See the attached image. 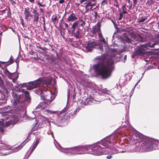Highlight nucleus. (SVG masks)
<instances>
[{
	"label": "nucleus",
	"mask_w": 159,
	"mask_h": 159,
	"mask_svg": "<svg viewBox=\"0 0 159 159\" xmlns=\"http://www.w3.org/2000/svg\"><path fill=\"white\" fill-rule=\"evenodd\" d=\"M94 60L99 61L93 65L96 73L104 79L111 76L115 68V60L111 57H107L105 54L96 57Z\"/></svg>",
	"instance_id": "f257e3e1"
},
{
	"label": "nucleus",
	"mask_w": 159,
	"mask_h": 159,
	"mask_svg": "<svg viewBox=\"0 0 159 159\" xmlns=\"http://www.w3.org/2000/svg\"><path fill=\"white\" fill-rule=\"evenodd\" d=\"M137 137L138 141L141 143L140 146L141 149L147 152L154 150V139L146 137L141 134L138 135Z\"/></svg>",
	"instance_id": "f03ea898"
},
{
	"label": "nucleus",
	"mask_w": 159,
	"mask_h": 159,
	"mask_svg": "<svg viewBox=\"0 0 159 159\" xmlns=\"http://www.w3.org/2000/svg\"><path fill=\"white\" fill-rule=\"evenodd\" d=\"M12 96V103L15 107L19 110H24L25 103L22 93L19 90L13 93Z\"/></svg>",
	"instance_id": "7ed1b4c3"
},
{
	"label": "nucleus",
	"mask_w": 159,
	"mask_h": 159,
	"mask_svg": "<svg viewBox=\"0 0 159 159\" xmlns=\"http://www.w3.org/2000/svg\"><path fill=\"white\" fill-rule=\"evenodd\" d=\"M159 43L158 40H156L153 43L149 42L147 44L141 45L140 46L135 52L132 55V58H134L137 56H143L146 53L145 51L147 49V48L148 47L151 48L153 47L154 46L157 44Z\"/></svg>",
	"instance_id": "20e7f679"
},
{
	"label": "nucleus",
	"mask_w": 159,
	"mask_h": 159,
	"mask_svg": "<svg viewBox=\"0 0 159 159\" xmlns=\"http://www.w3.org/2000/svg\"><path fill=\"white\" fill-rule=\"evenodd\" d=\"M90 149L89 145H79L75 146L70 149V151L73 154H82L85 153V152Z\"/></svg>",
	"instance_id": "39448f33"
},
{
	"label": "nucleus",
	"mask_w": 159,
	"mask_h": 159,
	"mask_svg": "<svg viewBox=\"0 0 159 159\" xmlns=\"http://www.w3.org/2000/svg\"><path fill=\"white\" fill-rule=\"evenodd\" d=\"M117 136L115 134H112L110 136L103 139L101 141L98 142L100 143V145L104 147L108 148L111 144V142L113 141L114 140L117 139Z\"/></svg>",
	"instance_id": "423d86ee"
},
{
	"label": "nucleus",
	"mask_w": 159,
	"mask_h": 159,
	"mask_svg": "<svg viewBox=\"0 0 159 159\" xmlns=\"http://www.w3.org/2000/svg\"><path fill=\"white\" fill-rule=\"evenodd\" d=\"M42 79V78H40L35 81L28 83H24L20 84V85H21V87H26L27 89L28 90H31L39 87L41 83Z\"/></svg>",
	"instance_id": "0eeeda50"
},
{
	"label": "nucleus",
	"mask_w": 159,
	"mask_h": 159,
	"mask_svg": "<svg viewBox=\"0 0 159 159\" xmlns=\"http://www.w3.org/2000/svg\"><path fill=\"white\" fill-rule=\"evenodd\" d=\"M90 149L92 151L91 154L95 155H101L103 154L102 149L104 147H102L98 142L92 145H89Z\"/></svg>",
	"instance_id": "6e6552de"
},
{
	"label": "nucleus",
	"mask_w": 159,
	"mask_h": 159,
	"mask_svg": "<svg viewBox=\"0 0 159 159\" xmlns=\"http://www.w3.org/2000/svg\"><path fill=\"white\" fill-rule=\"evenodd\" d=\"M77 109H76L73 111L71 112L70 111H69L68 112L65 113L64 109L62 110L59 113H57V115L59 118H61L62 120H67L73 115L76 114Z\"/></svg>",
	"instance_id": "1a4fd4ad"
},
{
	"label": "nucleus",
	"mask_w": 159,
	"mask_h": 159,
	"mask_svg": "<svg viewBox=\"0 0 159 159\" xmlns=\"http://www.w3.org/2000/svg\"><path fill=\"white\" fill-rule=\"evenodd\" d=\"M87 96H84L83 98L82 102L85 105H91L92 103L94 102L95 101L93 98V95H90L88 96L87 94Z\"/></svg>",
	"instance_id": "9d476101"
},
{
	"label": "nucleus",
	"mask_w": 159,
	"mask_h": 159,
	"mask_svg": "<svg viewBox=\"0 0 159 159\" xmlns=\"http://www.w3.org/2000/svg\"><path fill=\"white\" fill-rule=\"evenodd\" d=\"M97 45L98 43L95 41V39L89 40L86 47V50L89 52H91L93 50V48Z\"/></svg>",
	"instance_id": "9b49d317"
},
{
	"label": "nucleus",
	"mask_w": 159,
	"mask_h": 159,
	"mask_svg": "<svg viewBox=\"0 0 159 159\" xmlns=\"http://www.w3.org/2000/svg\"><path fill=\"white\" fill-rule=\"evenodd\" d=\"M46 92L45 90L41 91L40 96L42 100H44L48 102L49 103H50L52 100H51V96L50 94H49L46 95Z\"/></svg>",
	"instance_id": "f8f14e48"
},
{
	"label": "nucleus",
	"mask_w": 159,
	"mask_h": 159,
	"mask_svg": "<svg viewBox=\"0 0 159 159\" xmlns=\"http://www.w3.org/2000/svg\"><path fill=\"white\" fill-rule=\"evenodd\" d=\"M32 13L33 14V20H32V22L34 25H37L38 23L39 20V17L40 16L39 13L37 10L34 9Z\"/></svg>",
	"instance_id": "ddd939ff"
},
{
	"label": "nucleus",
	"mask_w": 159,
	"mask_h": 159,
	"mask_svg": "<svg viewBox=\"0 0 159 159\" xmlns=\"http://www.w3.org/2000/svg\"><path fill=\"white\" fill-rule=\"evenodd\" d=\"M32 11L31 9L29 7H26L25 8V10L24 11L25 19L27 21H30V19H29L30 15Z\"/></svg>",
	"instance_id": "4468645a"
},
{
	"label": "nucleus",
	"mask_w": 159,
	"mask_h": 159,
	"mask_svg": "<svg viewBox=\"0 0 159 159\" xmlns=\"http://www.w3.org/2000/svg\"><path fill=\"white\" fill-rule=\"evenodd\" d=\"M19 91L23 93V95L24 94L25 96V98H24L25 100V102L26 101H28L30 100V94L29 92L27 91H25L24 89H19Z\"/></svg>",
	"instance_id": "2eb2a0df"
},
{
	"label": "nucleus",
	"mask_w": 159,
	"mask_h": 159,
	"mask_svg": "<svg viewBox=\"0 0 159 159\" xmlns=\"http://www.w3.org/2000/svg\"><path fill=\"white\" fill-rule=\"evenodd\" d=\"M77 19L78 18L77 17L76 15L72 12L68 17L67 21L68 22L70 21L74 22L77 20Z\"/></svg>",
	"instance_id": "dca6fc26"
},
{
	"label": "nucleus",
	"mask_w": 159,
	"mask_h": 159,
	"mask_svg": "<svg viewBox=\"0 0 159 159\" xmlns=\"http://www.w3.org/2000/svg\"><path fill=\"white\" fill-rule=\"evenodd\" d=\"M81 30L79 28H77L76 30L72 33V34L76 38L80 39L81 38L80 34L81 31Z\"/></svg>",
	"instance_id": "f3484780"
},
{
	"label": "nucleus",
	"mask_w": 159,
	"mask_h": 159,
	"mask_svg": "<svg viewBox=\"0 0 159 159\" xmlns=\"http://www.w3.org/2000/svg\"><path fill=\"white\" fill-rule=\"evenodd\" d=\"M49 104L48 102L44 100L43 101L40 102L37 107L38 108L43 109L48 107Z\"/></svg>",
	"instance_id": "a211bd4d"
},
{
	"label": "nucleus",
	"mask_w": 159,
	"mask_h": 159,
	"mask_svg": "<svg viewBox=\"0 0 159 159\" xmlns=\"http://www.w3.org/2000/svg\"><path fill=\"white\" fill-rule=\"evenodd\" d=\"M63 18H62L60 20L59 23V26L61 28L65 30L68 27V25L67 23L63 21Z\"/></svg>",
	"instance_id": "6ab92c4d"
},
{
	"label": "nucleus",
	"mask_w": 159,
	"mask_h": 159,
	"mask_svg": "<svg viewBox=\"0 0 159 159\" xmlns=\"http://www.w3.org/2000/svg\"><path fill=\"white\" fill-rule=\"evenodd\" d=\"M101 25L99 22H98L94 28H93V30H94L96 33H98L101 31L100 27Z\"/></svg>",
	"instance_id": "aec40b11"
},
{
	"label": "nucleus",
	"mask_w": 159,
	"mask_h": 159,
	"mask_svg": "<svg viewBox=\"0 0 159 159\" xmlns=\"http://www.w3.org/2000/svg\"><path fill=\"white\" fill-rule=\"evenodd\" d=\"M42 78V79L41 83H42L43 84L46 85V86H48L51 83V80L47 79L44 80L43 78Z\"/></svg>",
	"instance_id": "412c9836"
},
{
	"label": "nucleus",
	"mask_w": 159,
	"mask_h": 159,
	"mask_svg": "<svg viewBox=\"0 0 159 159\" xmlns=\"http://www.w3.org/2000/svg\"><path fill=\"white\" fill-rule=\"evenodd\" d=\"M78 22L76 21L74 22L72 25V26L70 28L71 31V33L76 30V28H78Z\"/></svg>",
	"instance_id": "4be33fe9"
},
{
	"label": "nucleus",
	"mask_w": 159,
	"mask_h": 159,
	"mask_svg": "<svg viewBox=\"0 0 159 159\" xmlns=\"http://www.w3.org/2000/svg\"><path fill=\"white\" fill-rule=\"evenodd\" d=\"M8 62H10V63L8 64H7L6 65V66H8L10 65L13 63L14 62L13 61V57L11 56L10 57L9 61L6 62L4 61H0V63L2 64H4L5 63H7Z\"/></svg>",
	"instance_id": "5701e85b"
},
{
	"label": "nucleus",
	"mask_w": 159,
	"mask_h": 159,
	"mask_svg": "<svg viewBox=\"0 0 159 159\" xmlns=\"http://www.w3.org/2000/svg\"><path fill=\"white\" fill-rule=\"evenodd\" d=\"M154 150L159 149V140L154 139Z\"/></svg>",
	"instance_id": "b1692460"
},
{
	"label": "nucleus",
	"mask_w": 159,
	"mask_h": 159,
	"mask_svg": "<svg viewBox=\"0 0 159 159\" xmlns=\"http://www.w3.org/2000/svg\"><path fill=\"white\" fill-rule=\"evenodd\" d=\"M15 124L13 120H10L6 122L5 126L6 127H8L10 126L11 125H13Z\"/></svg>",
	"instance_id": "393cba45"
},
{
	"label": "nucleus",
	"mask_w": 159,
	"mask_h": 159,
	"mask_svg": "<svg viewBox=\"0 0 159 159\" xmlns=\"http://www.w3.org/2000/svg\"><path fill=\"white\" fill-rule=\"evenodd\" d=\"M50 37V35H47V36L45 37L43 39V41L45 43L44 44L46 45L47 44V43L48 42V40Z\"/></svg>",
	"instance_id": "a878e982"
},
{
	"label": "nucleus",
	"mask_w": 159,
	"mask_h": 159,
	"mask_svg": "<svg viewBox=\"0 0 159 159\" xmlns=\"http://www.w3.org/2000/svg\"><path fill=\"white\" fill-rule=\"evenodd\" d=\"M6 150L4 148H1L0 149V155H7L6 153L5 152Z\"/></svg>",
	"instance_id": "bb28decb"
},
{
	"label": "nucleus",
	"mask_w": 159,
	"mask_h": 159,
	"mask_svg": "<svg viewBox=\"0 0 159 159\" xmlns=\"http://www.w3.org/2000/svg\"><path fill=\"white\" fill-rule=\"evenodd\" d=\"M123 40L125 41L127 43H130L132 41L131 39L127 36H125Z\"/></svg>",
	"instance_id": "cd10ccee"
},
{
	"label": "nucleus",
	"mask_w": 159,
	"mask_h": 159,
	"mask_svg": "<svg viewBox=\"0 0 159 159\" xmlns=\"http://www.w3.org/2000/svg\"><path fill=\"white\" fill-rule=\"evenodd\" d=\"M52 22L54 23H55V21H58V19H57V16L56 15L53 16H52Z\"/></svg>",
	"instance_id": "c85d7f7f"
},
{
	"label": "nucleus",
	"mask_w": 159,
	"mask_h": 159,
	"mask_svg": "<svg viewBox=\"0 0 159 159\" xmlns=\"http://www.w3.org/2000/svg\"><path fill=\"white\" fill-rule=\"evenodd\" d=\"M20 23L21 24L23 27H25V25L24 23V20L22 18V16H20Z\"/></svg>",
	"instance_id": "c756f323"
},
{
	"label": "nucleus",
	"mask_w": 159,
	"mask_h": 159,
	"mask_svg": "<svg viewBox=\"0 0 159 159\" xmlns=\"http://www.w3.org/2000/svg\"><path fill=\"white\" fill-rule=\"evenodd\" d=\"M80 21L81 23L80 24V26H82V28H83L85 24V21L82 19H81L80 20Z\"/></svg>",
	"instance_id": "7c9ffc66"
},
{
	"label": "nucleus",
	"mask_w": 159,
	"mask_h": 159,
	"mask_svg": "<svg viewBox=\"0 0 159 159\" xmlns=\"http://www.w3.org/2000/svg\"><path fill=\"white\" fill-rule=\"evenodd\" d=\"M125 1L127 2L129 4V5L128 8L130 10L132 7V3L131 2V0H125Z\"/></svg>",
	"instance_id": "2f4dec72"
},
{
	"label": "nucleus",
	"mask_w": 159,
	"mask_h": 159,
	"mask_svg": "<svg viewBox=\"0 0 159 159\" xmlns=\"http://www.w3.org/2000/svg\"><path fill=\"white\" fill-rule=\"evenodd\" d=\"M91 2V7H92V8H94L95 7H96V6H96V3L95 2V0L94 1L92 0Z\"/></svg>",
	"instance_id": "473e14b6"
},
{
	"label": "nucleus",
	"mask_w": 159,
	"mask_h": 159,
	"mask_svg": "<svg viewBox=\"0 0 159 159\" xmlns=\"http://www.w3.org/2000/svg\"><path fill=\"white\" fill-rule=\"evenodd\" d=\"M38 48L41 49L43 52L46 51L47 49V48L45 47L42 48L41 47L37 46L36 49H38Z\"/></svg>",
	"instance_id": "72a5a7b5"
},
{
	"label": "nucleus",
	"mask_w": 159,
	"mask_h": 159,
	"mask_svg": "<svg viewBox=\"0 0 159 159\" xmlns=\"http://www.w3.org/2000/svg\"><path fill=\"white\" fill-rule=\"evenodd\" d=\"M5 98V95L2 92H0V99L3 100Z\"/></svg>",
	"instance_id": "f704fd0d"
},
{
	"label": "nucleus",
	"mask_w": 159,
	"mask_h": 159,
	"mask_svg": "<svg viewBox=\"0 0 159 159\" xmlns=\"http://www.w3.org/2000/svg\"><path fill=\"white\" fill-rule=\"evenodd\" d=\"M28 141V140L27 141V139L25 140L22 143L19 147H20V148H21Z\"/></svg>",
	"instance_id": "c9c22d12"
},
{
	"label": "nucleus",
	"mask_w": 159,
	"mask_h": 159,
	"mask_svg": "<svg viewBox=\"0 0 159 159\" xmlns=\"http://www.w3.org/2000/svg\"><path fill=\"white\" fill-rule=\"evenodd\" d=\"M37 4L39 7H44L45 4H43V2H37Z\"/></svg>",
	"instance_id": "e433bc0d"
},
{
	"label": "nucleus",
	"mask_w": 159,
	"mask_h": 159,
	"mask_svg": "<svg viewBox=\"0 0 159 159\" xmlns=\"http://www.w3.org/2000/svg\"><path fill=\"white\" fill-rule=\"evenodd\" d=\"M90 33L91 34L90 35L91 36L93 37L95 35V34L96 33L94 30H92L91 31H90Z\"/></svg>",
	"instance_id": "4c0bfd02"
},
{
	"label": "nucleus",
	"mask_w": 159,
	"mask_h": 159,
	"mask_svg": "<svg viewBox=\"0 0 159 159\" xmlns=\"http://www.w3.org/2000/svg\"><path fill=\"white\" fill-rule=\"evenodd\" d=\"M147 19V18H142L141 19H140L138 21V23H142L144 22L146 19Z\"/></svg>",
	"instance_id": "58836bf2"
},
{
	"label": "nucleus",
	"mask_w": 159,
	"mask_h": 159,
	"mask_svg": "<svg viewBox=\"0 0 159 159\" xmlns=\"http://www.w3.org/2000/svg\"><path fill=\"white\" fill-rule=\"evenodd\" d=\"M46 59L48 61L50 60L53 61V60L52 59V57H50L49 55H46Z\"/></svg>",
	"instance_id": "ea45409f"
},
{
	"label": "nucleus",
	"mask_w": 159,
	"mask_h": 159,
	"mask_svg": "<svg viewBox=\"0 0 159 159\" xmlns=\"http://www.w3.org/2000/svg\"><path fill=\"white\" fill-rule=\"evenodd\" d=\"M154 2L153 0H148V1L147 2V4H148V5H150L152 4Z\"/></svg>",
	"instance_id": "a19ab883"
},
{
	"label": "nucleus",
	"mask_w": 159,
	"mask_h": 159,
	"mask_svg": "<svg viewBox=\"0 0 159 159\" xmlns=\"http://www.w3.org/2000/svg\"><path fill=\"white\" fill-rule=\"evenodd\" d=\"M3 125L2 124V122L1 121H0V131L3 133L4 132V129L3 128L1 127Z\"/></svg>",
	"instance_id": "79ce46f5"
},
{
	"label": "nucleus",
	"mask_w": 159,
	"mask_h": 159,
	"mask_svg": "<svg viewBox=\"0 0 159 159\" xmlns=\"http://www.w3.org/2000/svg\"><path fill=\"white\" fill-rule=\"evenodd\" d=\"M123 17V14L121 13V12H120V17L119 18V20H121Z\"/></svg>",
	"instance_id": "37998d69"
},
{
	"label": "nucleus",
	"mask_w": 159,
	"mask_h": 159,
	"mask_svg": "<svg viewBox=\"0 0 159 159\" xmlns=\"http://www.w3.org/2000/svg\"><path fill=\"white\" fill-rule=\"evenodd\" d=\"M52 59L53 60V61L52 60H49L50 61L49 62L51 64H53L55 63V58H54L52 57Z\"/></svg>",
	"instance_id": "c03bdc74"
},
{
	"label": "nucleus",
	"mask_w": 159,
	"mask_h": 159,
	"mask_svg": "<svg viewBox=\"0 0 159 159\" xmlns=\"http://www.w3.org/2000/svg\"><path fill=\"white\" fill-rule=\"evenodd\" d=\"M137 2H138L137 0H133L134 6H136V5L137 4Z\"/></svg>",
	"instance_id": "a18cd8bd"
},
{
	"label": "nucleus",
	"mask_w": 159,
	"mask_h": 159,
	"mask_svg": "<svg viewBox=\"0 0 159 159\" xmlns=\"http://www.w3.org/2000/svg\"><path fill=\"white\" fill-rule=\"evenodd\" d=\"M139 41L141 42L143 41V37L141 36H139L138 37Z\"/></svg>",
	"instance_id": "49530a36"
},
{
	"label": "nucleus",
	"mask_w": 159,
	"mask_h": 159,
	"mask_svg": "<svg viewBox=\"0 0 159 159\" xmlns=\"http://www.w3.org/2000/svg\"><path fill=\"white\" fill-rule=\"evenodd\" d=\"M98 35L99 38H102L103 37L101 31L98 33Z\"/></svg>",
	"instance_id": "de8ad7c7"
},
{
	"label": "nucleus",
	"mask_w": 159,
	"mask_h": 159,
	"mask_svg": "<svg viewBox=\"0 0 159 159\" xmlns=\"http://www.w3.org/2000/svg\"><path fill=\"white\" fill-rule=\"evenodd\" d=\"M5 75L8 76V77H10L12 76V74L11 73H10L9 71L8 73L6 74Z\"/></svg>",
	"instance_id": "09e8293b"
},
{
	"label": "nucleus",
	"mask_w": 159,
	"mask_h": 159,
	"mask_svg": "<svg viewBox=\"0 0 159 159\" xmlns=\"http://www.w3.org/2000/svg\"><path fill=\"white\" fill-rule=\"evenodd\" d=\"M100 41H101L103 43H106V42L105 40V39L102 37V39H101L100 40Z\"/></svg>",
	"instance_id": "8fccbe9b"
},
{
	"label": "nucleus",
	"mask_w": 159,
	"mask_h": 159,
	"mask_svg": "<svg viewBox=\"0 0 159 159\" xmlns=\"http://www.w3.org/2000/svg\"><path fill=\"white\" fill-rule=\"evenodd\" d=\"M98 48L101 51H103V48L102 46H99Z\"/></svg>",
	"instance_id": "3c124183"
},
{
	"label": "nucleus",
	"mask_w": 159,
	"mask_h": 159,
	"mask_svg": "<svg viewBox=\"0 0 159 159\" xmlns=\"http://www.w3.org/2000/svg\"><path fill=\"white\" fill-rule=\"evenodd\" d=\"M52 51H54L56 53L57 56V57H58V55L57 51H56L55 49H52Z\"/></svg>",
	"instance_id": "603ef678"
},
{
	"label": "nucleus",
	"mask_w": 159,
	"mask_h": 159,
	"mask_svg": "<svg viewBox=\"0 0 159 159\" xmlns=\"http://www.w3.org/2000/svg\"><path fill=\"white\" fill-rule=\"evenodd\" d=\"M9 71L7 70V69L6 68L4 70V73L6 74L7 73H8Z\"/></svg>",
	"instance_id": "864d4df0"
},
{
	"label": "nucleus",
	"mask_w": 159,
	"mask_h": 159,
	"mask_svg": "<svg viewBox=\"0 0 159 159\" xmlns=\"http://www.w3.org/2000/svg\"><path fill=\"white\" fill-rule=\"evenodd\" d=\"M88 0H80L79 2H80V3L82 4L84 2H85V1H88Z\"/></svg>",
	"instance_id": "5fc2aeb1"
},
{
	"label": "nucleus",
	"mask_w": 159,
	"mask_h": 159,
	"mask_svg": "<svg viewBox=\"0 0 159 159\" xmlns=\"http://www.w3.org/2000/svg\"><path fill=\"white\" fill-rule=\"evenodd\" d=\"M64 0H60L59 1V3L60 4H61L64 2Z\"/></svg>",
	"instance_id": "6e6d98bb"
},
{
	"label": "nucleus",
	"mask_w": 159,
	"mask_h": 159,
	"mask_svg": "<svg viewBox=\"0 0 159 159\" xmlns=\"http://www.w3.org/2000/svg\"><path fill=\"white\" fill-rule=\"evenodd\" d=\"M122 11H123V12H121V13L123 14H127V11H126L125 10H123Z\"/></svg>",
	"instance_id": "4d7b16f0"
},
{
	"label": "nucleus",
	"mask_w": 159,
	"mask_h": 159,
	"mask_svg": "<svg viewBox=\"0 0 159 159\" xmlns=\"http://www.w3.org/2000/svg\"><path fill=\"white\" fill-rule=\"evenodd\" d=\"M41 50V49H39V48H38V49H37V51L39 52L42 54V53L43 52Z\"/></svg>",
	"instance_id": "13d9d810"
},
{
	"label": "nucleus",
	"mask_w": 159,
	"mask_h": 159,
	"mask_svg": "<svg viewBox=\"0 0 159 159\" xmlns=\"http://www.w3.org/2000/svg\"><path fill=\"white\" fill-rule=\"evenodd\" d=\"M39 140L38 139H37L36 140V142L34 144H36V145H38V144L39 143Z\"/></svg>",
	"instance_id": "bf43d9fd"
},
{
	"label": "nucleus",
	"mask_w": 159,
	"mask_h": 159,
	"mask_svg": "<svg viewBox=\"0 0 159 159\" xmlns=\"http://www.w3.org/2000/svg\"><path fill=\"white\" fill-rule=\"evenodd\" d=\"M11 4L13 5L14 6L16 4V2L15 1H13L12 0V1H11Z\"/></svg>",
	"instance_id": "052dcab7"
},
{
	"label": "nucleus",
	"mask_w": 159,
	"mask_h": 159,
	"mask_svg": "<svg viewBox=\"0 0 159 159\" xmlns=\"http://www.w3.org/2000/svg\"><path fill=\"white\" fill-rule=\"evenodd\" d=\"M98 15V13L97 12H94V17L95 18H96L97 17V16Z\"/></svg>",
	"instance_id": "680f3d73"
},
{
	"label": "nucleus",
	"mask_w": 159,
	"mask_h": 159,
	"mask_svg": "<svg viewBox=\"0 0 159 159\" xmlns=\"http://www.w3.org/2000/svg\"><path fill=\"white\" fill-rule=\"evenodd\" d=\"M7 10V9L6 8H5L3 10H2L1 11V12L2 13H4Z\"/></svg>",
	"instance_id": "e2e57ef3"
},
{
	"label": "nucleus",
	"mask_w": 159,
	"mask_h": 159,
	"mask_svg": "<svg viewBox=\"0 0 159 159\" xmlns=\"http://www.w3.org/2000/svg\"><path fill=\"white\" fill-rule=\"evenodd\" d=\"M29 1L32 3H34L35 0H28Z\"/></svg>",
	"instance_id": "0e129e2a"
},
{
	"label": "nucleus",
	"mask_w": 159,
	"mask_h": 159,
	"mask_svg": "<svg viewBox=\"0 0 159 159\" xmlns=\"http://www.w3.org/2000/svg\"><path fill=\"white\" fill-rule=\"evenodd\" d=\"M35 149L32 148L31 150L30 151V154H31L33 152Z\"/></svg>",
	"instance_id": "69168bd1"
},
{
	"label": "nucleus",
	"mask_w": 159,
	"mask_h": 159,
	"mask_svg": "<svg viewBox=\"0 0 159 159\" xmlns=\"http://www.w3.org/2000/svg\"><path fill=\"white\" fill-rule=\"evenodd\" d=\"M35 149L32 148L31 150L30 151V154H31L33 152Z\"/></svg>",
	"instance_id": "338daca9"
},
{
	"label": "nucleus",
	"mask_w": 159,
	"mask_h": 159,
	"mask_svg": "<svg viewBox=\"0 0 159 159\" xmlns=\"http://www.w3.org/2000/svg\"><path fill=\"white\" fill-rule=\"evenodd\" d=\"M35 149L32 148L31 150L30 151V154H31L33 152Z\"/></svg>",
	"instance_id": "774afa93"
}]
</instances>
